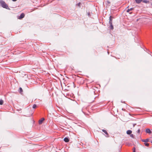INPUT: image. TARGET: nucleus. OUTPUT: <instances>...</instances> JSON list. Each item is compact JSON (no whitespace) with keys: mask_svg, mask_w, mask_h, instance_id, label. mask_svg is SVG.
I'll return each mask as SVG.
<instances>
[{"mask_svg":"<svg viewBox=\"0 0 152 152\" xmlns=\"http://www.w3.org/2000/svg\"><path fill=\"white\" fill-rule=\"evenodd\" d=\"M0 5L3 8H5L8 10H10L8 5L6 3L2 0H0Z\"/></svg>","mask_w":152,"mask_h":152,"instance_id":"nucleus-1","label":"nucleus"},{"mask_svg":"<svg viewBox=\"0 0 152 152\" xmlns=\"http://www.w3.org/2000/svg\"><path fill=\"white\" fill-rule=\"evenodd\" d=\"M25 16V14L24 13H21L20 15L18 17V18L19 19H21L23 18Z\"/></svg>","mask_w":152,"mask_h":152,"instance_id":"nucleus-2","label":"nucleus"},{"mask_svg":"<svg viewBox=\"0 0 152 152\" xmlns=\"http://www.w3.org/2000/svg\"><path fill=\"white\" fill-rule=\"evenodd\" d=\"M113 17H112L111 16H110L109 18V24H111L113 22Z\"/></svg>","mask_w":152,"mask_h":152,"instance_id":"nucleus-3","label":"nucleus"},{"mask_svg":"<svg viewBox=\"0 0 152 152\" xmlns=\"http://www.w3.org/2000/svg\"><path fill=\"white\" fill-rule=\"evenodd\" d=\"M102 131L106 134V137H109V135L106 130L104 129H102Z\"/></svg>","mask_w":152,"mask_h":152,"instance_id":"nucleus-4","label":"nucleus"},{"mask_svg":"<svg viewBox=\"0 0 152 152\" xmlns=\"http://www.w3.org/2000/svg\"><path fill=\"white\" fill-rule=\"evenodd\" d=\"M134 8H131L129 9H128L126 11V12H129V13L130 14H132V12H129L130 11L132 10H134Z\"/></svg>","mask_w":152,"mask_h":152,"instance_id":"nucleus-5","label":"nucleus"},{"mask_svg":"<svg viewBox=\"0 0 152 152\" xmlns=\"http://www.w3.org/2000/svg\"><path fill=\"white\" fill-rule=\"evenodd\" d=\"M45 120V119L44 118H41L39 120V124H42L43 122V121Z\"/></svg>","mask_w":152,"mask_h":152,"instance_id":"nucleus-6","label":"nucleus"},{"mask_svg":"<svg viewBox=\"0 0 152 152\" xmlns=\"http://www.w3.org/2000/svg\"><path fill=\"white\" fill-rule=\"evenodd\" d=\"M64 141L66 142H68L69 141V139L68 138L66 137L64 139Z\"/></svg>","mask_w":152,"mask_h":152,"instance_id":"nucleus-7","label":"nucleus"},{"mask_svg":"<svg viewBox=\"0 0 152 152\" xmlns=\"http://www.w3.org/2000/svg\"><path fill=\"white\" fill-rule=\"evenodd\" d=\"M146 132L147 133H149V134L151 133V131L150 129H146Z\"/></svg>","mask_w":152,"mask_h":152,"instance_id":"nucleus-8","label":"nucleus"},{"mask_svg":"<svg viewBox=\"0 0 152 152\" xmlns=\"http://www.w3.org/2000/svg\"><path fill=\"white\" fill-rule=\"evenodd\" d=\"M142 142H145V143L148 142L149 141V140L148 139H143L142 140Z\"/></svg>","mask_w":152,"mask_h":152,"instance_id":"nucleus-9","label":"nucleus"},{"mask_svg":"<svg viewBox=\"0 0 152 152\" xmlns=\"http://www.w3.org/2000/svg\"><path fill=\"white\" fill-rule=\"evenodd\" d=\"M110 25V29L113 30L114 28H113V26L112 24V23H111V24H109Z\"/></svg>","mask_w":152,"mask_h":152,"instance_id":"nucleus-10","label":"nucleus"},{"mask_svg":"<svg viewBox=\"0 0 152 152\" xmlns=\"http://www.w3.org/2000/svg\"><path fill=\"white\" fill-rule=\"evenodd\" d=\"M132 133V131L131 130H128L126 131V133L128 134H130Z\"/></svg>","mask_w":152,"mask_h":152,"instance_id":"nucleus-11","label":"nucleus"},{"mask_svg":"<svg viewBox=\"0 0 152 152\" xmlns=\"http://www.w3.org/2000/svg\"><path fill=\"white\" fill-rule=\"evenodd\" d=\"M136 3L137 4L140 3L142 0H135Z\"/></svg>","mask_w":152,"mask_h":152,"instance_id":"nucleus-12","label":"nucleus"},{"mask_svg":"<svg viewBox=\"0 0 152 152\" xmlns=\"http://www.w3.org/2000/svg\"><path fill=\"white\" fill-rule=\"evenodd\" d=\"M19 91L20 93H21L23 92V90L20 87L19 88Z\"/></svg>","mask_w":152,"mask_h":152,"instance_id":"nucleus-13","label":"nucleus"},{"mask_svg":"<svg viewBox=\"0 0 152 152\" xmlns=\"http://www.w3.org/2000/svg\"><path fill=\"white\" fill-rule=\"evenodd\" d=\"M142 2L143 3H149V1H148L146 0H142Z\"/></svg>","mask_w":152,"mask_h":152,"instance_id":"nucleus-14","label":"nucleus"},{"mask_svg":"<svg viewBox=\"0 0 152 152\" xmlns=\"http://www.w3.org/2000/svg\"><path fill=\"white\" fill-rule=\"evenodd\" d=\"M4 101L2 99L0 100V105H2L3 104Z\"/></svg>","mask_w":152,"mask_h":152,"instance_id":"nucleus-15","label":"nucleus"},{"mask_svg":"<svg viewBox=\"0 0 152 152\" xmlns=\"http://www.w3.org/2000/svg\"><path fill=\"white\" fill-rule=\"evenodd\" d=\"M144 144L145 145V146H149V144L146 142Z\"/></svg>","mask_w":152,"mask_h":152,"instance_id":"nucleus-16","label":"nucleus"},{"mask_svg":"<svg viewBox=\"0 0 152 152\" xmlns=\"http://www.w3.org/2000/svg\"><path fill=\"white\" fill-rule=\"evenodd\" d=\"M37 107V105L36 104H34L32 107L33 108H35Z\"/></svg>","mask_w":152,"mask_h":152,"instance_id":"nucleus-17","label":"nucleus"},{"mask_svg":"<svg viewBox=\"0 0 152 152\" xmlns=\"http://www.w3.org/2000/svg\"><path fill=\"white\" fill-rule=\"evenodd\" d=\"M106 3L107 5L110 3V1H106Z\"/></svg>","mask_w":152,"mask_h":152,"instance_id":"nucleus-18","label":"nucleus"},{"mask_svg":"<svg viewBox=\"0 0 152 152\" xmlns=\"http://www.w3.org/2000/svg\"><path fill=\"white\" fill-rule=\"evenodd\" d=\"M136 148L134 147L133 148V152H135Z\"/></svg>","mask_w":152,"mask_h":152,"instance_id":"nucleus-19","label":"nucleus"},{"mask_svg":"<svg viewBox=\"0 0 152 152\" xmlns=\"http://www.w3.org/2000/svg\"><path fill=\"white\" fill-rule=\"evenodd\" d=\"M130 136L132 137V138H134V136L133 135V134H130Z\"/></svg>","mask_w":152,"mask_h":152,"instance_id":"nucleus-20","label":"nucleus"},{"mask_svg":"<svg viewBox=\"0 0 152 152\" xmlns=\"http://www.w3.org/2000/svg\"><path fill=\"white\" fill-rule=\"evenodd\" d=\"M140 129H138V130H137V133H140Z\"/></svg>","mask_w":152,"mask_h":152,"instance_id":"nucleus-21","label":"nucleus"},{"mask_svg":"<svg viewBox=\"0 0 152 152\" xmlns=\"http://www.w3.org/2000/svg\"><path fill=\"white\" fill-rule=\"evenodd\" d=\"M80 3H78V5L79 6H80Z\"/></svg>","mask_w":152,"mask_h":152,"instance_id":"nucleus-22","label":"nucleus"},{"mask_svg":"<svg viewBox=\"0 0 152 152\" xmlns=\"http://www.w3.org/2000/svg\"><path fill=\"white\" fill-rule=\"evenodd\" d=\"M13 1H16L17 0H12Z\"/></svg>","mask_w":152,"mask_h":152,"instance_id":"nucleus-23","label":"nucleus"},{"mask_svg":"<svg viewBox=\"0 0 152 152\" xmlns=\"http://www.w3.org/2000/svg\"><path fill=\"white\" fill-rule=\"evenodd\" d=\"M135 125H136V124H133V126H135Z\"/></svg>","mask_w":152,"mask_h":152,"instance_id":"nucleus-24","label":"nucleus"},{"mask_svg":"<svg viewBox=\"0 0 152 152\" xmlns=\"http://www.w3.org/2000/svg\"><path fill=\"white\" fill-rule=\"evenodd\" d=\"M150 142H151V143H152V140Z\"/></svg>","mask_w":152,"mask_h":152,"instance_id":"nucleus-25","label":"nucleus"},{"mask_svg":"<svg viewBox=\"0 0 152 152\" xmlns=\"http://www.w3.org/2000/svg\"><path fill=\"white\" fill-rule=\"evenodd\" d=\"M88 15H90V13H88Z\"/></svg>","mask_w":152,"mask_h":152,"instance_id":"nucleus-26","label":"nucleus"},{"mask_svg":"<svg viewBox=\"0 0 152 152\" xmlns=\"http://www.w3.org/2000/svg\"><path fill=\"white\" fill-rule=\"evenodd\" d=\"M107 53H108V54H109V52H108H108H107Z\"/></svg>","mask_w":152,"mask_h":152,"instance_id":"nucleus-27","label":"nucleus"},{"mask_svg":"<svg viewBox=\"0 0 152 152\" xmlns=\"http://www.w3.org/2000/svg\"><path fill=\"white\" fill-rule=\"evenodd\" d=\"M151 5L152 6V2L151 3Z\"/></svg>","mask_w":152,"mask_h":152,"instance_id":"nucleus-28","label":"nucleus"}]
</instances>
